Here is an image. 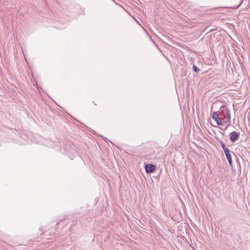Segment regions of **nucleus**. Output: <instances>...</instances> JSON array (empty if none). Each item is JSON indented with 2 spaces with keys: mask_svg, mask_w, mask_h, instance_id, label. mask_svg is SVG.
Segmentation results:
<instances>
[{
  "mask_svg": "<svg viewBox=\"0 0 250 250\" xmlns=\"http://www.w3.org/2000/svg\"><path fill=\"white\" fill-rule=\"evenodd\" d=\"M156 166L153 164H147L145 166V169L147 173L153 172L156 169Z\"/></svg>",
  "mask_w": 250,
  "mask_h": 250,
  "instance_id": "obj_3",
  "label": "nucleus"
},
{
  "mask_svg": "<svg viewBox=\"0 0 250 250\" xmlns=\"http://www.w3.org/2000/svg\"><path fill=\"white\" fill-rule=\"evenodd\" d=\"M223 150L225 152V155L230 153V150L227 147H226L224 149H223Z\"/></svg>",
  "mask_w": 250,
  "mask_h": 250,
  "instance_id": "obj_8",
  "label": "nucleus"
},
{
  "mask_svg": "<svg viewBox=\"0 0 250 250\" xmlns=\"http://www.w3.org/2000/svg\"><path fill=\"white\" fill-rule=\"evenodd\" d=\"M221 133L223 135H224V133H223V132H221Z\"/></svg>",
  "mask_w": 250,
  "mask_h": 250,
  "instance_id": "obj_11",
  "label": "nucleus"
},
{
  "mask_svg": "<svg viewBox=\"0 0 250 250\" xmlns=\"http://www.w3.org/2000/svg\"><path fill=\"white\" fill-rule=\"evenodd\" d=\"M219 143H220L223 149L226 147L225 144L223 143V142L222 140H220Z\"/></svg>",
  "mask_w": 250,
  "mask_h": 250,
  "instance_id": "obj_9",
  "label": "nucleus"
},
{
  "mask_svg": "<svg viewBox=\"0 0 250 250\" xmlns=\"http://www.w3.org/2000/svg\"><path fill=\"white\" fill-rule=\"evenodd\" d=\"M240 133L235 131L229 133V139L232 143H234L238 139L240 136Z\"/></svg>",
  "mask_w": 250,
  "mask_h": 250,
  "instance_id": "obj_2",
  "label": "nucleus"
},
{
  "mask_svg": "<svg viewBox=\"0 0 250 250\" xmlns=\"http://www.w3.org/2000/svg\"><path fill=\"white\" fill-rule=\"evenodd\" d=\"M226 156L227 157V159L229 162V164L230 166H231L232 165V158H231V155L230 153L229 154H226Z\"/></svg>",
  "mask_w": 250,
  "mask_h": 250,
  "instance_id": "obj_4",
  "label": "nucleus"
},
{
  "mask_svg": "<svg viewBox=\"0 0 250 250\" xmlns=\"http://www.w3.org/2000/svg\"><path fill=\"white\" fill-rule=\"evenodd\" d=\"M222 121L223 122V125L227 123L228 121H227V119H226L225 115L222 116Z\"/></svg>",
  "mask_w": 250,
  "mask_h": 250,
  "instance_id": "obj_6",
  "label": "nucleus"
},
{
  "mask_svg": "<svg viewBox=\"0 0 250 250\" xmlns=\"http://www.w3.org/2000/svg\"><path fill=\"white\" fill-rule=\"evenodd\" d=\"M225 113L222 111L219 114L217 112H214L212 114V118L216 121L217 125H223L222 121V116H224Z\"/></svg>",
  "mask_w": 250,
  "mask_h": 250,
  "instance_id": "obj_1",
  "label": "nucleus"
},
{
  "mask_svg": "<svg viewBox=\"0 0 250 250\" xmlns=\"http://www.w3.org/2000/svg\"><path fill=\"white\" fill-rule=\"evenodd\" d=\"M227 127H228L227 126L226 127H225V129H223V128H221V129L223 130H226L227 128Z\"/></svg>",
  "mask_w": 250,
  "mask_h": 250,
  "instance_id": "obj_10",
  "label": "nucleus"
},
{
  "mask_svg": "<svg viewBox=\"0 0 250 250\" xmlns=\"http://www.w3.org/2000/svg\"><path fill=\"white\" fill-rule=\"evenodd\" d=\"M226 113L227 114V121H229L230 119V114L228 111H227Z\"/></svg>",
  "mask_w": 250,
  "mask_h": 250,
  "instance_id": "obj_7",
  "label": "nucleus"
},
{
  "mask_svg": "<svg viewBox=\"0 0 250 250\" xmlns=\"http://www.w3.org/2000/svg\"><path fill=\"white\" fill-rule=\"evenodd\" d=\"M193 71L196 73H198L200 71V69L194 64L193 65Z\"/></svg>",
  "mask_w": 250,
  "mask_h": 250,
  "instance_id": "obj_5",
  "label": "nucleus"
}]
</instances>
